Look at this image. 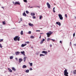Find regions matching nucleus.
Masks as SVG:
<instances>
[{
    "label": "nucleus",
    "instance_id": "obj_1",
    "mask_svg": "<svg viewBox=\"0 0 76 76\" xmlns=\"http://www.w3.org/2000/svg\"><path fill=\"white\" fill-rule=\"evenodd\" d=\"M14 40L15 41H17V40H18V41H19L20 40V37H19V36H16L14 38Z\"/></svg>",
    "mask_w": 76,
    "mask_h": 76
},
{
    "label": "nucleus",
    "instance_id": "obj_2",
    "mask_svg": "<svg viewBox=\"0 0 76 76\" xmlns=\"http://www.w3.org/2000/svg\"><path fill=\"white\" fill-rule=\"evenodd\" d=\"M68 74L69 73L67 72V70L66 69L64 71V75L65 76H68Z\"/></svg>",
    "mask_w": 76,
    "mask_h": 76
},
{
    "label": "nucleus",
    "instance_id": "obj_3",
    "mask_svg": "<svg viewBox=\"0 0 76 76\" xmlns=\"http://www.w3.org/2000/svg\"><path fill=\"white\" fill-rule=\"evenodd\" d=\"M53 34V32H51V31H49V32H48L46 34L47 35V37H50V35H51V34Z\"/></svg>",
    "mask_w": 76,
    "mask_h": 76
},
{
    "label": "nucleus",
    "instance_id": "obj_4",
    "mask_svg": "<svg viewBox=\"0 0 76 76\" xmlns=\"http://www.w3.org/2000/svg\"><path fill=\"white\" fill-rule=\"evenodd\" d=\"M58 16L60 19V20H63V17L61 15L59 14L58 15Z\"/></svg>",
    "mask_w": 76,
    "mask_h": 76
},
{
    "label": "nucleus",
    "instance_id": "obj_5",
    "mask_svg": "<svg viewBox=\"0 0 76 76\" xmlns=\"http://www.w3.org/2000/svg\"><path fill=\"white\" fill-rule=\"evenodd\" d=\"M46 4L48 8H49V9H50V7H51V6H50V4L48 3V2Z\"/></svg>",
    "mask_w": 76,
    "mask_h": 76
},
{
    "label": "nucleus",
    "instance_id": "obj_6",
    "mask_svg": "<svg viewBox=\"0 0 76 76\" xmlns=\"http://www.w3.org/2000/svg\"><path fill=\"white\" fill-rule=\"evenodd\" d=\"M56 24H57V25H59V26H61V23L58 22H56Z\"/></svg>",
    "mask_w": 76,
    "mask_h": 76
},
{
    "label": "nucleus",
    "instance_id": "obj_7",
    "mask_svg": "<svg viewBox=\"0 0 76 76\" xmlns=\"http://www.w3.org/2000/svg\"><path fill=\"white\" fill-rule=\"evenodd\" d=\"M21 53L23 55V56H25V51H23V52L21 51Z\"/></svg>",
    "mask_w": 76,
    "mask_h": 76
},
{
    "label": "nucleus",
    "instance_id": "obj_8",
    "mask_svg": "<svg viewBox=\"0 0 76 76\" xmlns=\"http://www.w3.org/2000/svg\"><path fill=\"white\" fill-rule=\"evenodd\" d=\"M22 58H20L19 59V63H21V62H22Z\"/></svg>",
    "mask_w": 76,
    "mask_h": 76
},
{
    "label": "nucleus",
    "instance_id": "obj_9",
    "mask_svg": "<svg viewBox=\"0 0 76 76\" xmlns=\"http://www.w3.org/2000/svg\"><path fill=\"white\" fill-rule=\"evenodd\" d=\"M20 53V52H15V54L17 56H18V54H19Z\"/></svg>",
    "mask_w": 76,
    "mask_h": 76
},
{
    "label": "nucleus",
    "instance_id": "obj_10",
    "mask_svg": "<svg viewBox=\"0 0 76 76\" xmlns=\"http://www.w3.org/2000/svg\"><path fill=\"white\" fill-rule=\"evenodd\" d=\"M15 4H19L20 5V3L18 2H16L15 3Z\"/></svg>",
    "mask_w": 76,
    "mask_h": 76
},
{
    "label": "nucleus",
    "instance_id": "obj_11",
    "mask_svg": "<svg viewBox=\"0 0 76 76\" xmlns=\"http://www.w3.org/2000/svg\"><path fill=\"white\" fill-rule=\"evenodd\" d=\"M28 25L29 26H34V25H33V24L31 23H28Z\"/></svg>",
    "mask_w": 76,
    "mask_h": 76
},
{
    "label": "nucleus",
    "instance_id": "obj_12",
    "mask_svg": "<svg viewBox=\"0 0 76 76\" xmlns=\"http://www.w3.org/2000/svg\"><path fill=\"white\" fill-rule=\"evenodd\" d=\"M22 68L23 69H25V68H26V66L24 65L23 66Z\"/></svg>",
    "mask_w": 76,
    "mask_h": 76
},
{
    "label": "nucleus",
    "instance_id": "obj_13",
    "mask_svg": "<svg viewBox=\"0 0 76 76\" xmlns=\"http://www.w3.org/2000/svg\"><path fill=\"white\" fill-rule=\"evenodd\" d=\"M42 53H44V54H47V52L45 51H42Z\"/></svg>",
    "mask_w": 76,
    "mask_h": 76
},
{
    "label": "nucleus",
    "instance_id": "obj_14",
    "mask_svg": "<svg viewBox=\"0 0 76 76\" xmlns=\"http://www.w3.org/2000/svg\"><path fill=\"white\" fill-rule=\"evenodd\" d=\"M31 16H35V13H31Z\"/></svg>",
    "mask_w": 76,
    "mask_h": 76
},
{
    "label": "nucleus",
    "instance_id": "obj_15",
    "mask_svg": "<svg viewBox=\"0 0 76 76\" xmlns=\"http://www.w3.org/2000/svg\"><path fill=\"white\" fill-rule=\"evenodd\" d=\"M23 16H26V14L25 13V12H24L23 14Z\"/></svg>",
    "mask_w": 76,
    "mask_h": 76
},
{
    "label": "nucleus",
    "instance_id": "obj_16",
    "mask_svg": "<svg viewBox=\"0 0 76 76\" xmlns=\"http://www.w3.org/2000/svg\"><path fill=\"white\" fill-rule=\"evenodd\" d=\"M12 70H14V71H16V69H15V68L13 67H12Z\"/></svg>",
    "mask_w": 76,
    "mask_h": 76
},
{
    "label": "nucleus",
    "instance_id": "obj_17",
    "mask_svg": "<svg viewBox=\"0 0 76 76\" xmlns=\"http://www.w3.org/2000/svg\"><path fill=\"white\" fill-rule=\"evenodd\" d=\"M9 71H10V72H12V70H11V69L10 68H8V69Z\"/></svg>",
    "mask_w": 76,
    "mask_h": 76
},
{
    "label": "nucleus",
    "instance_id": "obj_18",
    "mask_svg": "<svg viewBox=\"0 0 76 76\" xmlns=\"http://www.w3.org/2000/svg\"><path fill=\"white\" fill-rule=\"evenodd\" d=\"M26 57H25L23 58V60L24 62L26 61Z\"/></svg>",
    "mask_w": 76,
    "mask_h": 76
},
{
    "label": "nucleus",
    "instance_id": "obj_19",
    "mask_svg": "<svg viewBox=\"0 0 76 76\" xmlns=\"http://www.w3.org/2000/svg\"><path fill=\"white\" fill-rule=\"evenodd\" d=\"M29 69H27L26 71V73H29Z\"/></svg>",
    "mask_w": 76,
    "mask_h": 76
},
{
    "label": "nucleus",
    "instance_id": "obj_20",
    "mask_svg": "<svg viewBox=\"0 0 76 76\" xmlns=\"http://www.w3.org/2000/svg\"><path fill=\"white\" fill-rule=\"evenodd\" d=\"M76 70H75L73 71V74H75V75H76Z\"/></svg>",
    "mask_w": 76,
    "mask_h": 76
},
{
    "label": "nucleus",
    "instance_id": "obj_21",
    "mask_svg": "<svg viewBox=\"0 0 76 76\" xmlns=\"http://www.w3.org/2000/svg\"><path fill=\"white\" fill-rule=\"evenodd\" d=\"M51 39L50 38H48L47 39V41H50V40H51Z\"/></svg>",
    "mask_w": 76,
    "mask_h": 76
},
{
    "label": "nucleus",
    "instance_id": "obj_22",
    "mask_svg": "<svg viewBox=\"0 0 76 76\" xmlns=\"http://www.w3.org/2000/svg\"><path fill=\"white\" fill-rule=\"evenodd\" d=\"M42 15H40L39 16V19H42Z\"/></svg>",
    "mask_w": 76,
    "mask_h": 76
},
{
    "label": "nucleus",
    "instance_id": "obj_23",
    "mask_svg": "<svg viewBox=\"0 0 76 76\" xmlns=\"http://www.w3.org/2000/svg\"><path fill=\"white\" fill-rule=\"evenodd\" d=\"M20 34L22 35H23V31H21Z\"/></svg>",
    "mask_w": 76,
    "mask_h": 76
},
{
    "label": "nucleus",
    "instance_id": "obj_24",
    "mask_svg": "<svg viewBox=\"0 0 76 76\" xmlns=\"http://www.w3.org/2000/svg\"><path fill=\"white\" fill-rule=\"evenodd\" d=\"M2 23H3V25H5L6 24V22L5 21H3Z\"/></svg>",
    "mask_w": 76,
    "mask_h": 76
},
{
    "label": "nucleus",
    "instance_id": "obj_25",
    "mask_svg": "<svg viewBox=\"0 0 76 76\" xmlns=\"http://www.w3.org/2000/svg\"><path fill=\"white\" fill-rule=\"evenodd\" d=\"M54 9H55V7H54L53 8V12H54V13H55V12H56V11H55L54 10Z\"/></svg>",
    "mask_w": 76,
    "mask_h": 76
},
{
    "label": "nucleus",
    "instance_id": "obj_26",
    "mask_svg": "<svg viewBox=\"0 0 76 76\" xmlns=\"http://www.w3.org/2000/svg\"><path fill=\"white\" fill-rule=\"evenodd\" d=\"M30 38H31V39L34 38V37L33 36H31L30 37Z\"/></svg>",
    "mask_w": 76,
    "mask_h": 76
},
{
    "label": "nucleus",
    "instance_id": "obj_27",
    "mask_svg": "<svg viewBox=\"0 0 76 76\" xmlns=\"http://www.w3.org/2000/svg\"><path fill=\"white\" fill-rule=\"evenodd\" d=\"M3 39H1L0 41V42H3Z\"/></svg>",
    "mask_w": 76,
    "mask_h": 76
},
{
    "label": "nucleus",
    "instance_id": "obj_28",
    "mask_svg": "<svg viewBox=\"0 0 76 76\" xmlns=\"http://www.w3.org/2000/svg\"><path fill=\"white\" fill-rule=\"evenodd\" d=\"M13 57L12 56H11L10 57V59H12L13 58Z\"/></svg>",
    "mask_w": 76,
    "mask_h": 76
},
{
    "label": "nucleus",
    "instance_id": "obj_29",
    "mask_svg": "<svg viewBox=\"0 0 76 76\" xmlns=\"http://www.w3.org/2000/svg\"><path fill=\"white\" fill-rule=\"evenodd\" d=\"M44 55L43 54H40V56H44Z\"/></svg>",
    "mask_w": 76,
    "mask_h": 76
},
{
    "label": "nucleus",
    "instance_id": "obj_30",
    "mask_svg": "<svg viewBox=\"0 0 76 76\" xmlns=\"http://www.w3.org/2000/svg\"><path fill=\"white\" fill-rule=\"evenodd\" d=\"M29 64H30L31 66H32V63H29Z\"/></svg>",
    "mask_w": 76,
    "mask_h": 76
},
{
    "label": "nucleus",
    "instance_id": "obj_31",
    "mask_svg": "<svg viewBox=\"0 0 76 76\" xmlns=\"http://www.w3.org/2000/svg\"><path fill=\"white\" fill-rule=\"evenodd\" d=\"M24 2H25V3H26L27 2V0H23Z\"/></svg>",
    "mask_w": 76,
    "mask_h": 76
},
{
    "label": "nucleus",
    "instance_id": "obj_32",
    "mask_svg": "<svg viewBox=\"0 0 76 76\" xmlns=\"http://www.w3.org/2000/svg\"><path fill=\"white\" fill-rule=\"evenodd\" d=\"M21 47H24V45H23V44H22L21 45Z\"/></svg>",
    "mask_w": 76,
    "mask_h": 76
},
{
    "label": "nucleus",
    "instance_id": "obj_33",
    "mask_svg": "<svg viewBox=\"0 0 76 76\" xmlns=\"http://www.w3.org/2000/svg\"><path fill=\"white\" fill-rule=\"evenodd\" d=\"M26 13H27V14H28V13H29V12H28V11H26Z\"/></svg>",
    "mask_w": 76,
    "mask_h": 76
},
{
    "label": "nucleus",
    "instance_id": "obj_34",
    "mask_svg": "<svg viewBox=\"0 0 76 76\" xmlns=\"http://www.w3.org/2000/svg\"><path fill=\"white\" fill-rule=\"evenodd\" d=\"M42 43H43V42L42 41L40 42V44H42Z\"/></svg>",
    "mask_w": 76,
    "mask_h": 76
},
{
    "label": "nucleus",
    "instance_id": "obj_35",
    "mask_svg": "<svg viewBox=\"0 0 76 76\" xmlns=\"http://www.w3.org/2000/svg\"><path fill=\"white\" fill-rule=\"evenodd\" d=\"M32 18L33 19H35V18H36V17L35 16H33Z\"/></svg>",
    "mask_w": 76,
    "mask_h": 76
},
{
    "label": "nucleus",
    "instance_id": "obj_36",
    "mask_svg": "<svg viewBox=\"0 0 76 76\" xmlns=\"http://www.w3.org/2000/svg\"><path fill=\"white\" fill-rule=\"evenodd\" d=\"M29 34H31V31H29L28 32Z\"/></svg>",
    "mask_w": 76,
    "mask_h": 76
},
{
    "label": "nucleus",
    "instance_id": "obj_37",
    "mask_svg": "<svg viewBox=\"0 0 76 76\" xmlns=\"http://www.w3.org/2000/svg\"><path fill=\"white\" fill-rule=\"evenodd\" d=\"M73 36L74 37H75V33L73 34Z\"/></svg>",
    "mask_w": 76,
    "mask_h": 76
},
{
    "label": "nucleus",
    "instance_id": "obj_38",
    "mask_svg": "<svg viewBox=\"0 0 76 76\" xmlns=\"http://www.w3.org/2000/svg\"><path fill=\"white\" fill-rule=\"evenodd\" d=\"M0 47H1V48H2V46L1 45V44L0 43Z\"/></svg>",
    "mask_w": 76,
    "mask_h": 76
},
{
    "label": "nucleus",
    "instance_id": "obj_39",
    "mask_svg": "<svg viewBox=\"0 0 76 76\" xmlns=\"http://www.w3.org/2000/svg\"><path fill=\"white\" fill-rule=\"evenodd\" d=\"M65 16H66V18H67V14H65Z\"/></svg>",
    "mask_w": 76,
    "mask_h": 76
},
{
    "label": "nucleus",
    "instance_id": "obj_40",
    "mask_svg": "<svg viewBox=\"0 0 76 76\" xmlns=\"http://www.w3.org/2000/svg\"><path fill=\"white\" fill-rule=\"evenodd\" d=\"M42 41L43 42V41H45V39H43L42 40Z\"/></svg>",
    "mask_w": 76,
    "mask_h": 76
},
{
    "label": "nucleus",
    "instance_id": "obj_41",
    "mask_svg": "<svg viewBox=\"0 0 76 76\" xmlns=\"http://www.w3.org/2000/svg\"><path fill=\"white\" fill-rule=\"evenodd\" d=\"M51 40L52 41H55V40L54 39H51Z\"/></svg>",
    "mask_w": 76,
    "mask_h": 76
},
{
    "label": "nucleus",
    "instance_id": "obj_42",
    "mask_svg": "<svg viewBox=\"0 0 76 76\" xmlns=\"http://www.w3.org/2000/svg\"><path fill=\"white\" fill-rule=\"evenodd\" d=\"M26 43H27V44H29V42H26Z\"/></svg>",
    "mask_w": 76,
    "mask_h": 76
},
{
    "label": "nucleus",
    "instance_id": "obj_43",
    "mask_svg": "<svg viewBox=\"0 0 76 76\" xmlns=\"http://www.w3.org/2000/svg\"><path fill=\"white\" fill-rule=\"evenodd\" d=\"M36 32H40V30H36Z\"/></svg>",
    "mask_w": 76,
    "mask_h": 76
},
{
    "label": "nucleus",
    "instance_id": "obj_44",
    "mask_svg": "<svg viewBox=\"0 0 76 76\" xmlns=\"http://www.w3.org/2000/svg\"><path fill=\"white\" fill-rule=\"evenodd\" d=\"M30 70H32V68H30Z\"/></svg>",
    "mask_w": 76,
    "mask_h": 76
},
{
    "label": "nucleus",
    "instance_id": "obj_45",
    "mask_svg": "<svg viewBox=\"0 0 76 76\" xmlns=\"http://www.w3.org/2000/svg\"><path fill=\"white\" fill-rule=\"evenodd\" d=\"M60 42L61 43V44H62V41H60Z\"/></svg>",
    "mask_w": 76,
    "mask_h": 76
},
{
    "label": "nucleus",
    "instance_id": "obj_46",
    "mask_svg": "<svg viewBox=\"0 0 76 76\" xmlns=\"http://www.w3.org/2000/svg\"><path fill=\"white\" fill-rule=\"evenodd\" d=\"M37 7H39V8H40V7L39 6H37Z\"/></svg>",
    "mask_w": 76,
    "mask_h": 76
},
{
    "label": "nucleus",
    "instance_id": "obj_47",
    "mask_svg": "<svg viewBox=\"0 0 76 76\" xmlns=\"http://www.w3.org/2000/svg\"><path fill=\"white\" fill-rule=\"evenodd\" d=\"M50 47H52V45H50Z\"/></svg>",
    "mask_w": 76,
    "mask_h": 76
},
{
    "label": "nucleus",
    "instance_id": "obj_48",
    "mask_svg": "<svg viewBox=\"0 0 76 76\" xmlns=\"http://www.w3.org/2000/svg\"><path fill=\"white\" fill-rule=\"evenodd\" d=\"M26 44H25L24 45V47H25V46H26Z\"/></svg>",
    "mask_w": 76,
    "mask_h": 76
},
{
    "label": "nucleus",
    "instance_id": "obj_49",
    "mask_svg": "<svg viewBox=\"0 0 76 76\" xmlns=\"http://www.w3.org/2000/svg\"><path fill=\"white\" fill-rule=\"evenodd\" d=\"M15 59H16V60H17V61H18V58H15Z\"/></svg>",
    "mask_w": 76,
    "mask_h": 76
},
{
    "label": "nucleus",
    "instance_id": "obj_50",
    "mask_svg": "<svg viewBox=\"0 0 76 76\" xmlns=\"http://www.w3.org/2000/svg\"><path fill=\"white\" fill-rule=\"evenodd\" d=\"M74 45L75 46H76V44H74Z\"/></svg>",
    "mask_w": 76,
    "mask_h": 76
},
{
    "label": "nucleus",
    "instance_id": "obj_51",
    "mask_svg": "<svg viewBox=\"0 0 76 76\" xmlns=\"http://www.w3.org/2000/svg\"><path fill=\"white\" fill-rule=\"evenodd\" d=\"M41 35H40L39 37V38H41Z\"/></svg>",
    "mask_w": 76,
    "mask_h": 76
},
{
    "label": "nucleus",
    "instance_id": "obj_52",
    "mask_svg": "<svg viewBox=\"0 0 76 76\" xmlns=\"http://www.w3.org/2000/svg\"><path fill=\"white\" fill-rule=\"evenodd\" d=\"M40 34H43V33H40Z\"/></svg>",
    "mask_w": 76,
    "mask_h": 76
},
{
    "label": "nucleus",
    "instance_id": "obj_53",
    "mask_svg": "<svg viewBox=\"0 0 76 76\" xmlns=\"http://www.w3.org/2000/svg\"><path fill=\"white\" fill-rule=\"evenodd\" d=\"M2 8H3V9H4V8H3V7H2Z\"/></svg>",
    "mask_w": 76,
    "mask_h": 76
},
{
    "label": "nucleus",
    "instance_id": "obj_54",
    "mask_svg": "<svg viewBox=\"0 0 76 76\" xmlns=\"http://www.w3.org/2000/svg\"><path fill=\"white\" fill-rule=\"evenodd\" d=\"M21 20V21H22V20Z\"/></svg>",
    "mask_w": 76,
    "mask_h": 76
},
{
    "label": "nucleus",
    "instance_id": "obj_55",
    "mask_svg": "<svg viewBox=\"0 0 76 76\" xmlns=\"http://www.w3.org/2000/svg\"><path fill=\"white\" fill-rule=\"evenodd\" d=\"M71 42H70V44H71Z\"/></svg>",
    "mask_w": 76,
    "mask_h": 76
},
{
    "label": "nucleus",
    "instance_id": "obj_56",
    "mask_svg": "<svg viewBox=\"0 0 76 76\" xmlns=\"http://www.w3.org/2000/svg\"><path fill=\"white\" fill-rule=\"evenodd\" d=\"M49 51V52H50V51Z\"/></svg>",
    "mask_w": 76,
    "mask_h": 76
}]
</instances>
